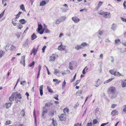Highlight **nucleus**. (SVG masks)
<instances>
[{"instance_id": "1", "label": "nucleus", "mask_w": 126, "mask_h": 126, "mask_svg": "<svg viewBox=\"0 0 126 126\" xmlns=\"http://www.w3.org/2000/svg\"><path fill=\"white\" fill-rule=\"evenodd\" d=\"M116 89L114 87H110L108 88V93L111 96V98H114L117 96Z\"/></svg>"}, {"instance_id": "2", "label": "nucleus", "mask_w": 126, "mask_h": 126, "mask_svg": "<svg viewBox=\"0 0 126 126\" xmlns=\"http://www.w3.org/2000/svg\"><path fill=\"white\" fill-rule=\"evenodd\" d=\"M47 109L45 107H43V111L42 113V118H44L46 117L45 114L47 112Z\"/></svg>"}, {"instance_id": "3", "label": "nucleus", "mask_w": 126, "mask_h": 126, "mask_svg": "<svg viewBox=\"0 0 126 126\" xmlns=\"http://www.w3.org/2000/svg\"><path fill=\"white\" fill-rule=\"evenodd\" d=\"M104 32V31L99 30L97 32H96V33L99 38H101V36L103 35Z\"/></svg>"}, {"instance_id": "4", "label": "nucleus", "mask_w": 126, "mask_h": 126, "mask_svg": "<svg viewBox=\"0 0 126 126\" xmlns=\"http://www.w3.org/2000/svg\"><path fill=\"white\" fill-rule=\"evenodd\" d=\"M57 56L56 55L54 54H52L50 57L49 61L50 62L54 61Z\"/></svg>"}, {"instance_id": "5", "label": "nucleus", "mask_w": 126, "mask_h": 126, "mask_svg": "<svg viewBox=\"0 0 126 126\" xmlns=\"http://www.w3.org/2000/svg\"><path fill=\"white\" fill-rule=\"evenodd\" d=\"M25 56H23L22 57L20 61V63L22 64L24 66H25Z\"/></svg>"}, {"instance_id": "6", "label": "nucleus", "mask_w": 126, "mask_h": 126, "mask_svg": "<svg viewBox=\"0 0 126 126\" xmlns=\"http://www.w3.org/2000/svg\"><path fill=\"white\" fill-rule=\"evenodd\" d=\"M73 21L75 23H78L80 20V19L77 17H74L72 18Z\"/></svg>"}, {"instance_id": "7", "label": "nucleus", "mask_w": 126, "mask_h": 126, "mask_svg": "<svg viewBox=\"0 0 126 126\" xmlns=\"http://www.w3.org/2000/svg\"><path fill=\"white\" fill-rule=\"evenodd\" d=\"M49 0H43L40 2V6H44L47 4L49 1Z\"/></svg>"}, {"instance_id": "8", "label": "nucleus", "mask_w": 126, "mask_h": 126, "mask_svg": "<svg viewBox=\"0 0 126 126\" xmlns=\"http://www.w3.org/2000/svg\"><path fill=\"white\" fill-rule=\"evenodd\" d=\"M53 105V104L51 102H47L45 104V106L44 107L47 108H49L51 107Z\"/></svg>"}, {"instance_id": "9", "label": "nucleus", "mask_w": 126, "mask_h": 126, "mask_svg": "<svg viewBox=\"0 0 126 126\" xmlns=\"http://www.w3.org/2000/svg\"><path fill=\"white\" fill-rule=\"evenodd\" d=\"M60 120L61 121L65 120V116L64 114H62L58 116Z\"/></svg>"}, {"instance_id": "10", "label": "nucleus", "mask_w": 126, "mask_h": 126, "mask_svg": "<svg viewBox=\"0 0 126 126\" xmlns=\"http://www.w3.org/2000/svg\"><path fill=\"white\" fill-rule=\"evenodd\" d=\"M15 93H12L11 96V97H10L9 98V100L10 101L12 102L14 100L15 95Z\"/></svg>"}, {"instance_id": "11", "label": "nucleus", "mask_w": 126, "mask_h": 126, "mask_svg": "<svg viewBox=\"0 0 126 126\" xmlns=\"http://www.w3.org/2000/svg\"><path fill=\"white\" fill-rule=\"evenodd\" d=\"M118 114V112L116 110H114L112 111L111 113V114L112 116H114L115 115Z\"/></svg>"}, {"instance_id": "12", "label": "nucleus", "mask_w": 126, "mask_h": 126, "mask_svg": "<svg viewBox=\"0 0 126 126\" xmlns=\"http://www.w3.org/2000/svg\"><path fill=\"white\" fill-rule=\"evenodd\" d=\"M14 93H15V96H16L15 97L16 99L17 98H21L22 97L20 94L19 93L18 94L17 93L14 92Z\"/></svg>"}, {"instance_id": "13", "label": "nucleus", "mask_w": 126, "mask_h": 126, "mask_svg": "<svg viewBox=\"0 0 126 126\" xmlns=\"http://www.w3.org/2000/svg\"><path fill=\"white\" fill-rule=\"evenodd\" d=\"M65 47L63 46L62 44L59 46L58 49L60 50H64V49Z\"/></svg>"}, {"instance_id": "14", "label": "nucleus", "mask_w": 126, "mask_h": 126, "mask_svg": "<svg viewBox=\"0 0 126 126\" xmlns=\"http://www.w3.org/2000/svg\"><path fill=\"white\" fill-rule=\"evenodd\" d=\"M115 74L114 76H124L123 74H122L120 73L119 72L115 71Z\"/></svg>"}, {"instance_id": "15", "label": "nucleus", "mask_w": 126, "mask_h": 126, "mask_svg": "<svg viewBox=\"0 0 126 126\" xmlns=\"http://www.w3.org/2000/svg\"><path fill=\"white\" fill-rule=\"evenodd\" d=\"M38 32H39L42 29L43 26L41 24H39V23H38Z\"/></svg>"}, {"instance_id": "16", "label": "nucleus", "mask_w": 126, "mask_h": 126, "mask_svg": "<svg viewBox=\"0 0 126 126\" xmlns=\"http://www.w3.org/2000/svg\"><path fill=\"white\" fill-rule=\"evenodd\" d=\"M43 85H41L40 87V95L42 96L43 94Z\"/></svg>"}, {"instance_id": "17", "label": "nucleus", "mask_w": 126, "mask_h": 126, "mask_svg": "<svg viewBox=\"0 0 126 126\" xmlns=\"http://www.w3.org/2000/svg\"><path fill=\"white\" fill-rule=\"evenodd\" d=\"M117 27L116 25L114 23H113L112 25L111 29L112 30L115 31Z\"/></svg>"}, {"instance_id": "18", "label": "nucleus", "mask_w": 126, "mask_h": 126, "mask_svg": "<svg viewBox=\"0 0 126 126\" xmlns=\"http://www.w3.org/2000/svg\"><path fill=\"white\" fill-rule=\"evenodd\" d=\"M12 103H13L12 102L9 103H6L5 105V106L6 109H8L11 106V105Z\"/></svg>"}, {"instance_id": "19", "label": "nucleus", "mask_w": 126, "mask_h": 126, "mask_svg": "<svg viewBox=\"0 0 126 126\" xmlns=\"http://www.w3.org/2000/svg\"><path fill=\"white\" fill-rule=\"evenodd\" d=\"M110 13L109 12H104L103 16L106 18L108 17L110 15Z\"/></svg>"}, {"instance_id": "20", "label": "nucleus", "mask_w": 126, "mask_h": 126, "mask_svg": "<svg viewBox=\"0 0 126 126\" xmlns=\"http://www.w3.org/2000/svg\"><path fill=\"white\" fill-rule=\"evenodd\" d=\"M19 22L22 24H24L26 22V21L24 19H22L20 20H19Z\"/></svg>"}, {"instance_id": "21", "label": "nucleus", "mask_w": 126, "mask_h": 126, "mask_svg": "<svg viewBox=\"0 0 126 126\" xmlns=\"http://www.w3.org/2000/svg\"><path fill=\"white\" fill-rule=\"evenodd\" d=\"M62 22L64 21L67 18V17L66 16H62L60 18Z\"/></svg>"}, {"instance_id": "22", "label": "nucleus", "mask_w": 126, "mask_h": 126, "mask_svg": "<svg viewBox=\"0 0 126 126\" xmlns=\"http://www.w3.org/2000/svg\"><path fill=\"white\" fill-rule=\"evenodd\" d=\"M62 22L61 19L60 18H58L55 21V24L56 25L59 24Z\"/></svg>"}, {"instance_id": "23", "label": "nucleus", "mask_w": 126, "mask_h": 126, "mask_svg": "<svg viewBox=\"0 0 126 126\" xmlns=\"http://www.w3.org/2000/svg\"><path fill=\"white\" fill-rule=\"evenodd\" d=\"M37 50H36L35 48H33L31 54H32V53H33V55H35L37 52Z\"/></svg>"}, {"instance_id": "24", "label": "nucleus", "mask_w": 126, "mask_h": 126, "mask_svg": "<svg viewBox=\"0 0 126 126\" xmlns=\"http://www.w3.org/2000/svg\"><path fill=\"white\" fill-rule=\"evenodd\" d=\"M52 123L53 126H57V124L56 123V121L54 120V118H52Z\"/></svg>"}, {"instance_id": "25", "label": "nucleus", "mask_w": 126, "mask_h": 126, "mask_svg": "<svg viewBox=\"0 0 126 126\" xmlns=\"http://www.w3.org/2000/svg\"><path fill=\"white\" fill-rule=\"evenodd\" d=\"M69 111V110L67 108H65L63 110V111L64 113L66 114L68 113Z\"/></svg>"}, {"instance_id": "26", "label": "nucleus", "mask_w": 126, "mask_h": 126, "mask_svg": "<svg viewBox=\"0 0 126 126\" xmlns=\"http://www.w3.org/2000/svg\"><path fill=\"white\" fill-rule=\"evenodd\" d=\"M60 72V71L58 70L55 69L54 71V74L55 75H56L58 76H59V74H58V73Z\"/></svg>"}, {"instance_id": "27", "label": "nucleus", "mask_w": 126, "mask_h": 126, "mask_svg": "<svg viewBox=\"0 0 126 126\" xmlns=\"http://www.w3.org/2000/svg\"><path fill=\"white\" fill-rule=\"evenodd\" d=\"M37 36L34 33L31 36L32 39V40H33L37 38Z\"/></svg>"}, {"instance_id": "28", "label": "nucleus", "mask_w": 126, "mask_h": 126, "mask_svg": "<svg viewBox=\"0 0 126 126\" xmlns=\"http://www.w3.org/2000/svg\"><path fill=\"white\" fill-rule=\"evenodd\" d=\"M73 64L71 63L70 62L69 64V68L71 70H72L73 69V67L72 66Z\"/></svg>"}, {"instance_id": "29", "label": "nucleus", "mask_w": 126, "mask_h": 126, "mask_svg": "<svg viewBox=\"0 0 126 126\" xmlns=\"http://www.w3.org/2000/svg\"><path fill=\"white\" fill-rule=\"evenodd\" d=\"M75 49L77 50H79L82 48V47L80 45H77L75 47Z\"/></svg>"}, {"instance_id": "30", "label": "nucleus", "mask_w": 126, "mask_h": 126, "mask_svg": "<svg viewBox=\"0 0 126 126\" xmlns=\"http://www.w3.org/2000/svg\"><path fill=\"white\" fill-rule=\"evenodd\" d=\"M113 79V78H111L108 79V80L104 81V84H105V83H109L111 81V80H112Z\"/></svg>"}, {"instance_id": "31", "label": "nucleus", "mask_w": 126, "mask_h": 126, "mask_svg": "<svg viewBox=\"0 0 126 126\" xmlns=\"http://www.w3.org/2000/svg\"><path fill=\"white\" fill-rule=\"evenodd\" d=\"M22 13V12H19L18 14L16 15V16L15 17V19L18 18L20 16V15Z\"/></svg>"}, {"instance_id": "32", "label": "nucleus", "mask_w": 126, "mask_h": 126, "mask_svg": "<svg viewBox=\"0 0 126 126\" xmlns=\"http://www.w3.org/2000/svg\"><path fill=\"white\" fill-rule=\"evenodd\" d=\"M5 53V52L4 51H0V58H1L2 56Z\"/></svg>"}, {"instance_id": "33", "label": "nucleus", "mask_w": 126, "mask_h": 126, "mask_svg": "<svg viewBox=\"0 0 126 126\" xmlns=\"http://www.w3.org/2000/svg\"><path fill=\"white\" fill-rule=\"evenodd\" d=\"M20 8L23 11H25V7L24 5L23 4L21 5L20 6Z\"/></svg>"}, {"instance_id": "34", "label": "nucleus", "mask_w": 126, "mask_h": 126, "mask_svg": "<svg viewBox=\"0 0 126 126\" xmlns=\"http://www.w3.org/2000/svg\"><path fill=\"white\" fill-rule=\"evenodd\" d=\"M55 111H52L49 112V115L50 116H53L54 113Z\"/></svg>"}, {"instance_id": "35", "label": "nucleus", "mask_w": 126, "mask_h": 126, "mask_svg": "<svg viewBox=\"0 0 126 126\" xmlns=\"http://www.w3.org/2000/svg\"><path fill=\"white\" fill-rule=\"evenodd\" d=\"M20 113L21 114V116H24L25 115V112L23 110H22L21 111Z\"/></svg>"}, {"instance_id": "36", "label": "nucleus", "mask_w": 126, "mask_h": 126, "mask_svg": "<svg viewBox=\"0 0 126 126\" xmlns=\"http://www.w3.org/2000/svg\"><path fill=\"white\" fill-rule=\"evenodd\" d=\"M47 89L48 90V91L50 93H53V91L51 90V88H50L48 86H47Z\"/></svg>"}, {"instance_id": "37", "label": "nucleus", "mask_w": 126, "mask_h": 126, "mask_svg": "<svg viewBox=\"0 0 126 126\" xmlns=\"http://www.w3.org/2000/svg\"><path fill=\"white\" fill-rule=\"evenodd\" d=\"M33 115L34 118L35 123L36 124V118L35 115V110H34L33 111Z\"/></svg>"}, {"instance_id": "38", "label": "nucleus", "mask_w": 126, "mask_h": 126, "mask_svg": "<svg viewBox=\"0 0 126 126\" xmlns=\"http://www.w3.org/2000/svg\"><path fill=\"white\" fill-rule=\"evenodd\" d=\"M35 64V62L33 61L32 63L29 64H28V66L29 67H31L33 66Z\"/></svg>"}, {"instance_id": "39", "label": "nucleus", "mask_w": 126, "mask_h": 126, "mask_svg": "<svg viewBox=\"0 0 126 126\" xmlns=\"http://www.w3.org/2000/svg\"><path fill=\"white\" fill-rule=\"evenodd\" d=\"M82 91L80 90L79 91L77 92L76 93V95H79L82 93Z\"/></svg>"}, {"instance_id": "40", "label": "nucleus", "mask_w": 126, "mask_h": 126, "mask_svg": "<svg viewBox=\"0 0 126 126\" xmlns=\"http://www.w3.org/2000/svg\"><path fill=\"white\" fill-rule=\"evenodd\" d=\"M109 72L112 75H114L115 74V72L113 70H111L109 71Z\"/></svg>"}, {"instance_id": "41", "label": "nucleus", "mask_w": 126, "mask_h": 126, "mask_svg": "<svg viewBox=\"0 0 126 126\" xmlns=\"http://www.w3.org/2000/svg\"><path fill=\"white\" fill-rule=\"evenodd\" d=\"M122 85L123 87H126V83L124 81H123L122 82Z\"/></svg>"}, {"instance_id": "42", "label": "nucleus", "mask_w": 126, "mask_h": 126, "mask_svg": "<svg viewBox=\"0 0 126 126\" xmlns=\"http://www.w3.org/2000/svg\"><path fill=\"white\" fill-rule=\"evenodd\" d=\"M16 47L14 46L13 45L11 46V47L10 48V50H15L16 49Z\"/></svg>"}, {"instance_id": "43", "label": "nucleus", "mask_w": 126, "mask_h": 126, "mask_svg": "<svg viewBox=\"0 0 126 126\" xmlns=\"http://www.w3.org/2000/svg\"><path fill=\"white\" fill-rule=\"evenodd\" d=\"M66 84V82L65 81V80H64V81L62 85V88L63 89V88L65 87V86Z\"/></svg>"}, {"instance_id": "44", "label": "nucleus", "mask_w": 126, "mask_h": 126, "mask_svg": "<svg viewBox=\"0 0 126 126\" xmlns=\"http://www.w3.org/2000/svg\"><path fill=\"white\" fill-rule=\"evenodd\" d=\"M18 28L20 29H21L22 28L23 26L20 23L18 24Z\"/></svg>"}, {"instance_id": "45", "label": "nucleus", "mask_w": 126, "mask_h": 126, "mask_svg": "<svg viewBox=\"0 0 126 126\" xmlns=\"http://www.w3.org/2000/svg\"><path fill=\"white\" fill-rule=\"evenodd\" d=\"M87 45L88 44H87L86 43L83 42L81 44V46L83 47H84L86 46H87Z\"/></svg>"}, {"instance_id": "46", "label": "nucleus", "mask_w": 126, "mask_h": 126, "mask_svg": "<svg viewBox=\"0 0 126 126\" xmlns=\"http://www.w3.org/2000/svg\"><path fill=\"white\" fill-rule=\"evenodd\" d=\"M11 122L10 120L7 121L6 122V125H9L11 124Z\"/></svg>"}, {"instance_id": "47", "label": "nucleus", "mask_w": 126, "mask_h": 126, "mask_svg": "<svg viewBox=\"0 0 126 126\" xmlns=\"http://www.w3.org/2000/svg\"><path fill=\"white\" fill-rule=\"evenodd\" d=\"M120 41V40L119 39H117L115 40V44H117Z\"/></svg>"}, {"instance_id": "48", "label": "nucleus", "mask_w": 126, "mask_h": 126, "mask_svg": "<svg viewBox=\"0 0 126 126\" xmlns=\"http://www.w3.org/2000/svg\"><path fill=\"white\" fill-rule=\"evenodd\" d=\"M59 96V95L58 94H56V96H55L54 97V98L56 100H59V99L58 98V97Z\"/></svg>"}, {"instance_id": "49", "label": "nucleus", "mask_w": 126, "mask_h": 126, "mask_svg": "<svg viewBox=\"0 0 126 126\" xmlns=\"http://www.w3.org/2000/svg\"><path fill=\"white\" fill-rule=\"evenodd\" d=\"M4 11L5 10H4L1 14H0V19L3 16L4 14Z\"/></svg>"}, {"instance_id": "50", "label": "nucleus", "mask_w": 126, "mask_h": 126, "mask_svg": "<svg viewBox=\"0 0 126 126\" xmlns=\"http://www.w3.org/2000/svg\"><path fill=\"white\" fill-rule=\"evenodd\" d=\"M99 79H98L97 80H96L95 81V83H96V84L95 86L96 87H98L99 85L97 84V83L98 81H99Z\"/></svg>"}, {"instance_id": "51", "label": "nucleus", "mask_w": 126, "mask_h": 126, "mask_svg": "<svg viewBox=\"0 0 126 126\" xmlns=\"http://www.w3.org/2000/svg\"><path fill=\"white\" fill-rule=\"evenodd\" d=\"M103 3V2L101 1H99V2L98 4V8H99L102 5Z\"/></svg>"}, {"instance_id": "52", "label": "nucleus", "mask_w": 126, "mask_h": 126, "mask_svg": "<svg viewBox=\"0 0 126 126\" xmlns=\"http://www.w3.org/2000/svg\"><path fill=\"white\" fill-rule=\"evenodd\" d=\"M97 122V121L96 119H94L93 120V123L94 124H96Z\"/></svg>"}, {"instance_id": "53", "label": "nucleus", "mask_w": 126, "mask_h": 126, "mask_svg": "<svg viewBox=\"0 0 126 126\" xmlns=\"http://www.w3.org/2000/svg\"><path fill=\"white\" fill-rule=\"evenodd\" d=\"M81 123H78L75 124L74 125V126H81Z\"/></svg>"}, {"instance_id": "54", "label": "nucleus", "mask_w": 126, "mask_h": 126, "mask_svg": "<svg viewBox=\"0 0 126 126\" xmlns=\"http://www.w3.org/2000/svg\"><path fill=\"white\" fill-rule=\"evenodd\" d=\"M80 81V80H77L75 83V85H76L78 84L79 83Z\"/></svg>"}, {"instance_id": "55", "label": "nucleus", "mask_w": 126, "mask_h": 126, "mask_svg": "<svg viewBox=\"0 0 126 126\" xmlns=\"http://www.w3.org/2000/svg\"><path fill=\"white\" fill-rule=\"evenodd\" d=\"M123 4L124 8L126 9V1H124Z\"/></svg>"}, {"instance_id": "56", "label": "nucleus", "mask_w": 126, "mask_h": 126, "mask_svg": "<svg viewBox=\"0 0 126 126\" xmlns=\"http://www.w3.org/2000/svg\"><path fill=\"white\" fill-rule=\"evenodd\" d=\"M46 46H44V47H43L42 49V50L43 52H44L45 51V50L46 48Z\"/></svg>"}, {"instance_id": "57", "label": "nucleus", "mask_w": 126, "mask_h": 126, "mask_svg": "<svg viewBox=\"0 0 126 126\" xmlns=\"http://www.w3.org/2000/svg\"><path fill=\"white\" fill-rule=\"evenodd\" d=\"M124 108L123 111L124 112H126V105H125L123 106Z\"/></svg>"}, {"instance_id": "58", "label": "nucleus", "mask_w": 126, "mask_h": 126, "mask_svg": "<svg viewBox=\"0 0 126 126\" xmlns=\"http://www.w3.org/2000/svg\"><path fill=\"white\" fill-rule=\"evenodd\" d=\"M121 18L122 21L124 22H126V18H124L122 17H121Z\"/></svg>"}, {"instance_id": "59", "label": "nucleus", "mask_w": 126, "mask_h": 126, "mask_svg": "<svg viewBox=\"0 0 126 126\" xmlns=\"http://www.w3.org/2000/svg\"><path fill=\"white\" fill-rule=\"evenodd\" d=\"M45 66L46 67V69H47V74L48 75H49L50 74V72H49V70L48 69L47 67L46 66Z\"/></svg>"}, {"instance_id": "60", "label": "nucleus", "mask_w": 126, "mask_h": 126, "mask_svg": "<svg viewBox=\"0 0 126 126\" xmlns=\"http://www.w3.org/2000/svg\"><path fill=\"white\" fill-rule=\"evenodd\" d=\"M99 109L98 108H97L95 110V112L96 113H99Z\"/></svg>"}, {"instance_id": "61", "label": "nucleus", "mask_w": 126, "mask_h": 126, "mask_svg": "<svg viewBox=\"0 0 126 126\" xmlns=\"http://www.w3.org/2000/svg\"><path fill=\"white\" fill-rule=\"evenodd\" d=\"M108 123L109 122H107V123H103L100 126H104L105 125L108 124Z\"/></svg>"}, {"instance_id": "62", "label": "nucleus", "mask_w": 126, "mask_h": 126, "mask_svg": "<svg viewBox=\"0 0 126 126\" xmlns=\"http://www.w3.org/2000/svg\"><path fill=\"white\" fill-rule=\"evenodd\" d=\"M45 32L46 33H49L50 32V31L48 29H46L45 30Z\"/></svg>"}, {"instance_id": "63", "label": "nucleus", "mask_w": 126, "mask_h": 126, "mask_svg": "<svg viewBox=\"0 0 126 126\" xmlns=\"http://www.w3.org/2000/svg\"><path fill=\"white\" fill-rule=\"evenodd\" d=\"M116 106V105L114 104H112L111 105V107L112 108H114Z\"/></svg>"}, {"instance_id": "64", "label": "nucleus", "mask_w": 126, "mask_h": 126, "mask_svg": "<svg viewBox=\"0 0 126 126\" xmlns=\"http://www.w3.org/2000/svg\"><path fill=\"white\" fill-rule=\"evenodd\" d=\"M92 123L91 122L87 124V126H92Z\"/></svg>"}]
</instances>
